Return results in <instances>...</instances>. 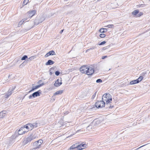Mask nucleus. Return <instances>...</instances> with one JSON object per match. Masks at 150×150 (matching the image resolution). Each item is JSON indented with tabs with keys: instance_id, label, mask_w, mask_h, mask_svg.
Listing matches in <instances>:
<instances>
[{
	"instance_id": "4468645a",
	"label": "nucleus",
	"mask_w": 150,
	"mask_h": 150,
	"mask_svg": "<svg viewBox=\"0 0 150 150\" xmlns=\"http://www.w3.org/2000/svg\"><path fill=\"white\" fill-rule=\"evenodd\" d=\"M44 84L43 83H42L41 84H40V85L35 86V87H33L31 90H30L29 92H31L32 91H33L34 90L36 89H37L43 85Z\"/></svg>"
},
{
	"instance_id": "aec40b11",
	"label": "nucleus",
	"mask_w": 150,
	"mask_h": 150,
	"mask_svg": "<svg viewBox=\"0 0 150 150\" xmlns=\"http://www.w3.org/2000/svg\"><path fill=\"white\" fill-rule=\"evenodd\" d=\"M107 31V30L106 29L102 28H100L99 30V32L100 33H105Z\"/></svg>"
},
{
	"instance_id": "a878e982",
	"label": "nucleus",
	"mask_w": 150,
	"mask_h": 150,
	"mask_svg": "<svg viewBox=\"0 0 150 150\" xmlns=\"http://www.w3.org/2000/svg\"><path fill=\"white\" fill-rule=\"evenodd\" d=\"M106 43V42L105 41H103L101 42L99 44V45H104Z\"/></svg>"
},
{
	"instance_id": "bb28decb",
	"label": "nucleus",
	"mask_w": 150,
	"mask_h": 150,
	"mask_svg": "<svg viewBox=\"0 0 150 150\" xmlns=\"http://www.w3.org/2000/svg\"><path fill=\"white\" fill-rule=\"evenodd\" d=\"M96 82L97 83L102 82V80L100 79H98L96 80Z\"/></svg>"
},
{
	"instance_id": "2f4dec72",
	"label": "nucleus",
	"mask_w": 150,
	"mask_h": 150,
	"mask_svg": "<svg viewBox=\"0 0 150 150\" xmlns=\"http://www.w3.org/2000/svg\"><path fill=\"white\" fill-rule=\"evenodd\" d=\"M64 31V29L62 30L60 32L61 34Z\"/></svg>"
},
{
	"instance_id": "473e14b6",
	"label": "nucleus",
	"mask_w": 150,
	"mask_h": 150,
	"mask_svg": "<svg viewBox=\"0 0 150 150\" xmlns=\"http://www.w3.org/2000/svg\"><path fill=\"white\" fill-rule=\"evenodd\" d=\"M3 112H0V115L1 114H3Z\"/></svg>"
},
{
	"instance_id": "72a5a7b5",
	"label": "nucleus",
	"mask_w": 150,
	"mask_h": 150,
	"mask_svg": "<svg viewBox=\"0 0 150 150\" xmlns=\"http://www.w3.org/2000/svg\"><path fill=\"white\" fill-rule=\"evenodd\" d=\"M53 69H54L53 68H51V70H52H52H53Z\"/></svg>"
},
{
	"instance_id": "4be33fe9",
	"label": "nucleus",
	"mask_w": 150,
	"mask_h": 150,
	"mask_svg": "<svg viewBox=\"0 0 150 150\" xmlns=\"http://www.w3.org/2000/svg\"><path fill=\"white\" fill-rule=\"evenodd\" d=\"M29 2V0H24L23 2V4L24 5H26Z\"/></svg>"
},
{
	"instance_id": "dca6fc26",
	"label": "nucleus",
	"mask_w": 150,
	"mask_h": 150,
	"mask_svg": "<svg viewBox=\"0 0 150 150\" xmlns=\"http://www.w3.org/2000/svg\"><path fill=\"white\" fill-rule=\"evenodd\" d=\"M40 96V93L38 91L33 93L32 94V96L33 97H36L38 96Z\"/></svg>"
},
{
	"instance_id": "39448f33",
	"label": "nucleus",
	"mask_w": 150,
	"mask_h": 150,
	"mask_svg": "<svg viewBox=\"0 0 150 150\" xmlns=\"http://www.w3.org/2000/svg\"><path fill=\"white\" fill-rule=\"evenodd\" d=\"M28 130L26 129L25 126L24 125L23 127H21L18 131V133L19 135H22L28 132Z\"/></svg>"
},
{
	"instance_id": "1a4fd4ad",
	"label": "nucleus",
	"mask_w": 150,
	"mask_h": 150,
	"mask_svg": "<svg viewBox=\"0 0 150 150\" xmlns=\"http://www.w3.org/2000/svg\"><path fill=\"white\" fill-rule=\"evenodd\" d=\"M139 12V11L138 10H135L134 11H133L132 13V15L134 16H136V15L137 14H138L137 15L136 17H139L141 16H142L143 14V13L142 12H140L139 13H138Z\"/></svg>"
},
{
	"instance_id": "c756f323",
	"label": "nucleus",
	"mask_w": 150,
	"mask_h": 150,
	"mask_svg": "<svg viewBox=\"0 0 150 150\" xmlns=\"http://www.w3.org/2000/svg\"><path fill=\"white\" fill-rule=\"evenodd\" d=\"M24 21H23V20H22L20 21V23H23Z\"/></svg>"
},
{
	"instance_id": "6e6552de",
	"label": "nucleus",
	"mask_w": 150,
	"mask_h": 150,
	"mask_svg": "<svg viewBox=\"0 0 150 150\" xmlns=\"http://www.w3.org/2000/svg\"><path fill=\"white\" fill-rule=\"evenodd\" d=\"M36 11L35 10H30L27 13L28 16L29 18H31L32 17L35 15Z\"/></svg>"
},
{
	"instance_id": "c85d7f7f",
	"label": "nucleus",
	"mask_w": 150,
	"mask_h": 150,
	"mask_svg": "<svg viewBox=\"0 0 150 150\" xmlns=\"http://www.w3.org/2000/svg\"><path fill=\"white\" fill-rule=\"evenodd\" d=\"M107 57V56H103L102 57V59H104L105 58H106Z\"/></svg>"
},
{
	"instance_id": "ddd939ff",
	"label": "nucleus",
	"mask_w": 150,
	"mask_h": 150,
	"mask_svg": "<svg viewBox=\"0 0 150 150\" xmlns=\"http://www.w3.org/2000/svg\"><path fill=\"white\" fill-rule=\"evenodd\" d=\"M35 138L34 137L33 135H31L27 138L26 141L27 143L34 139Z\"/></svg>"
},
{
	"instance_id": "2eb2a0df",
	"label": "nucleus",
	"mask_w": 150,
	"mask_h": 150,
	"mask_svg": "<svg viewBox=\"0 0 150 150\" xmlns=\"http://www.w3.org/2000/svg\"><path fill=\"white\" fill-rule=\"evenodd\" d=\"M64 91L63 90H61L57 91L54 94V96L56 95L62 94L63 92Z\"/></svg>"
},
{
	"instance_id": "f3484780",
	"label": "nucleus",
	"mask_w": 150,
	"mask_h": 150,
	"mask_svg": "<svg viewBox=\"0 0 150 150\" xmlns=\"http://www.w3.org/2000/svg\"><path fill=\"white\" fill-rule=\"evenodd\" d=\"M54 62L52 61L51 60H49L46 63V65H52L54 63Z\"/></svg>"
},
{
	"instance_id": "9b49d317",
	"label": "nucleus",
	"mask_w": 150,
	"mask_h": 150,
	"mask_svg": "<svg viewBox=\"0 0 150 150\" xmlns=\"http://www.w3.org/2000/svg\"><path fill=\"white\" fill-rule=\"evenodd\" d=\"M62 83L61 80L58 79L55 81L54 85L55 86L58 87L60 86Z\"/></svg>"
},
{
	"instance_id": "b1692460",
	"label": "nucleus",
	"mask_w": 150,
	"mask_h": 150,
	"mask_svg": "<svg viewBox=\"0 0 150 150\" xmlns=\"http://www.w3.org/2000/svg\"><path fill=\"white\" fill-rule=\"evenodd\" d=\"M114 26V25L112 24L108 25L106 27L109 28H112Z\"/></svg>"
},
{
	"instance_id": "f704fd0d",
	"label": "nucleus",
	"mask_w": 150,
	"mask_h": 150,
	"mask_svg": "<svg viewBox=\"0 0 150 150\" xmlns=\"http://www.w3.org/2000/svg\"><path fill=\"white\" fill-rule=\"evenodd\" d=\"M31 97V96H30L29 98H30V97Z\"/></svg>"
},
{
	"instance_id": "393cba45",
	"label": "nucleus",
	"mask_w": 150,
	"mask_h": 150,
	"mask_svg": "<svg viewBox=\"0 0 150 150\" xmlns=\"http://www.w3.org/2000/svg\"><path fill=\"white\" fill-rule=\"evenodd\" d=\"M28 58V57L27 55H24V56L21 58L22 60H25V59Z\"/></svg>"
},
{
	"instance_id": "7c9ffc66",
	"label": "nucleus",
	"mask_w": 150,
	"mask_h": 150,
	"mask_svg": "<svg viewBox=\"0 0 150 150\" xmlns=\"http://www.w3.org/2000/svg\"><path fill=\"white\" fill-rule=\"evenodd\" d=\"M33 57H30L29 59H30V60H31L32 59H33Z\"/></svg>"
},
{
	"instance_id": "f8f14e48",
	"label": "nucleus",
	"mask_w": 150,
	"mask_h": 150,
	"mask_svg": "<svg viewBox=\"0 0 150 150\" xmlns=\"http://www.w3.org/2000/svg\"><path fill=\"white\" fill-rule=\"evenodd\" d=\"M55 55V53L53 51H50L47 53L45 55V57H47L51 55Z\"/></svg>"
},
{
	"instance_id": "9d476101",
	"label": "nucleus",
	"mask_w": 150,
	"mask_h": 150,
	"mask_svg": "<svg viewBox=\"0 0 150 150\" xmlns=\"http://www.w3.org/2000/svg\"><path fill=\"white\" fill-rule=\"evenodd\" d=\"M87 145L86 144L82 143L81 144L77 145V149L79 150H81L85 148Z\"/></svg>"
},
{
	"instance_id": "6ab92c4d",
	"label": "nucleus",
	"mask_w": 150,
	"mask_h": 150,
	"mask_svg": "<svg viewBox=\"0 0 150 150\" xmlns=\"http://www.w3.org/2000/svg\"><path fill=\"white\" fill-rule=\"evenodd\" d=\"M138 83H139V81H137V79H136L135 80L132 81H131L130 83L131 85H133Z\"/></svg>"
},
{
	"instance_id": "423d86ee",
	"label": "nucleus",
	"mask_w": 150,
	"mask_h": 150,
	"mask_svg": "<svg viewBox=\"0 0 150 150\" xmlns=\"http://www.w3.org/2000/svg\"><path fill=\"white\" fill-rule=\"evenodd\" d=\"M88 67V66L86 65H83L79 69L80 71L83 74H86Z\"/></svg>"
},
{
	"instance_id": "5701e85b",
	"label": "nucleus",
	"mask_w": 150,
	"mask_h": 150,
	"mask_svg": "<svg viewBox=\"0 0 150 150\" xmlns=\"http://www.w3.org/2000/svg\"><path fill=\"white\" fill-rule=\"evenodd\" d=\"M106 35L105 34L101 33L100 35V37L101 38H104L105 37Z\"/></svg>"
},
{
	"instance_id": "7ed1b4c3",
	"label": "nucleus",
	"mask_w": 150,
	"mask_h": 150,
	"mask_svg": "<svg viewBox=\"0 0 150 150\" xmlns=\"http://www.w3.org/2000/svg\"><path fill=\"white\" fill-rule=\"evenodd\" d=\"M37 123H35L33 124L30 123L25 125V126L26 129L28 130V132L32 130L34 127H37Z\"/></svg>"
},
{
	"instance_id": "f257e3e1",
	"label": "nucleus",
	"mask_w": 150,
	"mask_h": 150,
	"mask_svg": "<svg viewBox=\"0 0 150 150\" xmlns=\"http://www.w3.org/2000/svg\"><path fill=\"white\" fill-rule=\"evenodd\" d=\"M102 100L104 102H105V105L107 108H112L113 107V105L111 104L112 101V96L110 94L105 93L102 96Z\"/></svg>"
},
{
	"instance_id": "0eeeda50",
	"label": "nucleus",
	"mask_w": 150,
	"mask_h": 150,
	"mask_svg": "<svg viewBox=\"0 0 150 150\" xmlns=\"http://www.w3.org/2000/svg\"><path fill=\"white\" fill-rule=\"evenodd\" d=\"M94 69L93 68L88 66L86 74L88 75H91L94 73Z\"/></svg>"
},
{
	"instance_id": "a211bd4d",
	"label": "nucleus",
	"mask_w": 150,
	"mask_h": 150,
	"mask_svg": "<svg viewBox=\"0 0 150 150\" xmlns=\"http://www.w3.org/2000/svg\"><path fill=\"white\" fill-rule=\"evenodd\" d=\"M77 145L76 144H74L72 145L69 148L70 150L76 148L77 149Z\"/></svg>"
},
{
	"instance_id": "412c9836",
	"label": "nucleus",
	"mask_w": 150,
	"mask_h": 150,
	"mask_svg": "<svg viewBox=\"0 0 150 150\" xmlns=\"http://www.w3.org/2000/svg\"><path fill=\"white\" fill-rule=\"evenodd\" d=\"M143 79V77L142 76H140L139 78L137 79V81H139V83Z\"/></svg>"
},
{
	"instance_id": "20e7f679",
	"label": "nucleus",
	"mask_w": 150,
	"mask_h": 150,
	"mask_svg": "<svg viewBox=\"0 0 150 150\" xmlns=\"http://www.w3.org/2000/svg\"><path fill=\"white\" fill-rule=\"evenodd\" d=\"M105 105V103L103 100L98 101L95 103V105L97 108H102Z\"/></svg>"
},
{
	"instance_id": "cd10ccee",
	"label": "nucleus",
	"mask_w": 150,
	"mask_h": 150,
	"mask_svg": "<svg viewBox=\"0 0 150 150\" xmlns=\"http://www.w3.org/2000/svg\"><path fill=\"white\" fill-rule=\"evenodd\" d=\"M60 74V72L58 71H56L55 72V74L57 76H58Z\"/></svg>"
},
{
	"instance_id": "f03ea898",
	"label": "nucleus",
	"mask_w": 150,
	"mask_h": 150,
	"mask_svg": "<svg viewBox=\"0 0 150 150\" xmlns=\"http://www.w3.org/2000/svg\"><path fill=\"white\" fill-rule=\"evenodd\" d=\"M43 142V141L41 139L34 142L32 145L33 149H36L40 148Z\"/></svg>"
}]
</instances>
